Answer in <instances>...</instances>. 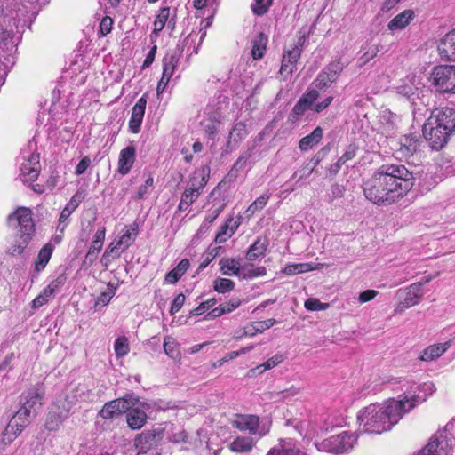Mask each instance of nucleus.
<instances>
[{"label":"nucleus","instance_id":"obj_1","mask_svg":"<svg viewBox=\"0 0 455 455\" xmlns=\"http://www.w3.org/2000/svg\"><path fill=\"white\" fill-rule=\"evenodd\" d=\"M415 177L403 164H383L363 186L365 197L375 204L389 205L413 188Z\"/></svg>","mask_w":455,"mask_h":455},{"label":"nucleus","instance_id":"obj_2","mask_svg":"<svg viewBox=\"0 0 455 455\" xmlns=\"http://www.w3.org/2000/svg\"><path fill=\"white\" fill-rule=\"evenodd\" d=\"M404 404L395 399L382 403H371L361 409L357 420L363 430L369 434L389 431L405 414Z\"/></svg>","mask_w":455,"mask_h":455},{"label":"nucleus","instance_id":"obj_3","mask_svg":"<svg viewBox=\"0 0 455 455\" xmlns=\"http://www.w3.org/2000/svg\"><path fill=\"white\" fill-rule=\"evenodd\" d=\"M429 82L435 91L441 94H455V66L439 65L430 74Z\"/></svg>","mask_w":455,"mask_h":455},{"label":"nucleus","instance_id":"obj_4","mask_svg":"<svg viewBox=\"0 0 455 455\" xmlns=\"http://www.w3.org/2000/svg\"><path fill=\"white\" fill-rule=\"evenodd\" d=\"M74 403V396L59 397L52 404L45 419V427L50 431L57 430L67 419Z\"/></svg>","mask_w":455,"mask_h":455},{"label":"nucleus","instance_id":"obj_5","mask_svg":"<svg viewBox=\"0 0 455 455\" xmlns=\"http://www.w3.org/2000/svg\"><path fill=\"white\" fill-rule=\"evenodd\" d=\"M357 437L353 434L344 431L339 435H332L317 445L319 451L342 453L350 451L356 443Z\"/></svg>","mask_w":455,"mask_h":455},{"label":"nucleus","instance_id":"obj_6","mask_svg":"<svg viewBox=\"0 0 455 455\" xmlns=\"http://www.w3.org/2000/svg\"><path fill=\"white\" fill-rule=\"evenodd\" d=\"M210 174L207 165L196 169L192 173L182 197L191 204L198 198L206 185Z\"/></svg>","mask_w":455,"mask_h":455},{"label":"nucleus","instance_id":"obj_7","mask_svg":"<svg viewBox=\"0 0 455 455\" xmlns=\"http://www.w3.org/2000/svg\"><path fill=\"white\" fill-rule=\"evenodd\" d=\"M132 402L126 410V421L128 426L133 429L141 428L147 422V412L150 410L151 406L145 401H140L138 397L132 395L130 397Z\"/></svg>","mask_w":455,"mask_h":455},{"label":"nucleus","instance_id":"obj_8","mask_svg":"<svg viewBox=\"0 0 455 455\" xmlns=\"http://www.w3.org/2000/svg\"><path fill=\"white\" fill-rule=\"evenodd\" d=\"M436 391L433 382H425L411 387V390L401 399L398 400L404 404L405 413L411 411L418 404L425 402L428 396Z\"/></svg>","mask_w":455,"mask_h":455},{"label":"nucleus","instance_id":"obj_9","mask_svg":"<svg viewBox=\"0 0 455 455\" xmlns=\"http://www.w3.org/2000/svg\"><path fill=\"white\" fill-rule=\"evenodd\" d=\"M233 426L241 431L258 435L259 438L266 435L270 429L269 423H259V417L255 415H238L233 421Z\"/></svg>","mask_w":455,"mask_h":455},{"label":"nucleus","instance_id":"obj_10","mask_svg":"<svg viewBox=\"0 0 455 455\" xmlns=\"http://www.w3.org/2000/svg\"><path fill=\"white\" fill-rule=\"evenodd\" d=\"M451 134L447 130H443L434 124L432 121L427 120L423 126V135L430 147L435 150L443 148L447 144Z\"/></svg>","mask_w":455,"mask_h":455},{"label":"nucleus","instance_id":"obj_11","mask_svg":"<svg viewBox=\"0 0 455 455\" xmlns=\"http://www.w3.org/2000/svg\"><path fill=\"white\" fill-rule=\"evenodd\" d=\"M451 446L446 433H437L417 455H451Z\"/></svg>","mask_w":455,"mask_h":455},{"label":"nucleus","instance_id":"obj_12","mask_svg":"<svg viewBox=\"0 0 455 455\" xmlns=\"http://www.w3.org/2000/svg\"><path fill=\"white\" fill-rule=\"evenodd\" d=\"M31 418L28 415L27 409H20L4 429V442H12L29 424Z\"/></svg>","mask_w":455,"mask_h":455},{"label":"nucleus","instance_id":"obj_13","mask_svg":"<svg viewBox=\"0 0 455 455\" xmlns=\"http://www.w3.org/2000/svg\"><path fill=\"white\" fill-rule=\"evenodd\" d=\"M9 221L18 228V235L32 237L35 225L32 220L31 211L28 208H20L10 216Z\"/></svg>","mask_w":455,"mask_h":455},{"label":"nucleus","instance_id":"obj_14","mask_svg":"<svg viewBox=\"0 0 455 455\" xmlns=\"http://www.w3.org/2000/svg\"><path fill=\"white\" fill-rule=\"evenodd\" d=\"M139 230V225L137 222H133L132 225L125 227L124 234L119 237L116 242L111 243L107 250L105 251L101 261L107 259L109 255L115 253L117 250L122 251L129 248L132 243L135 241Z\"/></svg>","mask_w":455,"mask_h":455},{"label":"nucleus","instance_id":"obj_15","mask_svg":"<svg viewBox=\"0 0 455 455\" xmlns=\"http://www.w3.org/2000/svg\"><path fill=\"white\" fill-rule=\"evenodd\" d=\"M344 68V64L339 60H335L327 65L317 76L314 81L316 88L324 89L334 83Z\"/></svg>","mask_w":455,"mask_h":455},{"label":"nucleus","instance_id":"obj_16","mask_svg":"<svg viewBox=\"0 0 455 455\" xmlns=\"http://www.w3.org/2000/svg\"><path fill=\"white\" fill-rule=\"evenodd\" d=\"M434 124L439 126L443 130L453 133L455 132V110L451 108H436L427 118Z\"/></svg>","mask_w":455,"mask_h":455},{"label":"nucleus","instance_id":"obj_17","mask_svg":"<svg viewBox=\"0 0 455 455\" xmlns=\"http://www.w3.org/2000/svg\"><path fill=\"white\" fill-rule=\"evenodd\" d=\"M41 166L39 155L36 153L23 156V162L20 164V176L25 182L35 181L40 172Z\"/></svg>","mask_w":455,"mask_h":455},{"label":"nucleus","instance_id":"obj_18","mask_svg":"<svg viewBox=\"0 0 455 455\" xmlns=\"http://www.w3.org/2000/svg\"><path fill=\"white\" fill-rule=\"evenodd\" d=\"M163 438L162 429H150L138 435L134 440V445L138 454L147 453L153 446L156 445Z\"/></svg>","mask_w":455,"mask_h":455},{"label":"nucleus","instance_id":"obj_19","mask_svg":"<svg viewBox=\"0 0 455 455\" xmlns=\"http://www.w3.org/2000/svg\"><path fill=\"white\" fill-rule=\"evenodd\" d=\"M401 118L389 109H382L378 116V130L387 137L391 136L398 129Z\"/></svg>","mask_w":455,"mask_h":455},{"label":"nucleus","instance_id":"obj_20","mask_svg":"<svg viewBox=\"0 0 455 455\" xmlns=\"http://www.w3.org/2000/svg\"><path fill=\"white\" fill-rule=\"evenodd\" d=\"M44 393V388L41 385L29 389L24 396L25 401L20 409H27L28 415L34 417L36 409L43 404Z\"/></svg>","mask_w":455,"mask_h":455},{"label":"nucleus","instance_id":"obj_21","mask_svg":"<svg viewBox=\"0 0 455 455\" xmlns=\"http://www.w3.org/2000/svg\"><path fill=\"white\" fill-rule=\"evenodd\" d=\"M130 397H132V395L105 403L100 411V416L105 419H109L125 412L130 408L129 404L132 403L130 402Z\"/></svg>","mask_w":455,"mask_h":455},{"label":"nucleus","instance_id":"obj_22","mask_svg":"<svg viewBox=\"0 0 455 455\" xmlns=\"http://www.w3.org/2000/svg\"><path fill=\"white\" fill-rule=\"evenodd\" d=\"M248 134L249 130L244 122L238 121L235 123L227 138L226 151L232 152L236 149Z\"/></svg>","mask_w":455,"mask_h":455},{"label":"nucleus","instance_id":"obj_23","mask_svg":"<svg viewBox=\"0 0 455 455\" xmlns=\"http://www.w3.org/2000/svg\"><path fill=\"white\" fill-rule=\"evenodd\" d=\"M66 278L63 275H59L57 278L52 280L46 288L32 301V306L35 308H38L44 304L48 303L49 300L53 298L54 294L64 284Z\"/></svg>","mask_w":455,"mask_h":455},{"label":"nucleus","instance_id":"obj_24","mask_svg":"<svg viewBox=\"0 0 455 455\" xmlns=\"http://www.w3.org/2000/svg\"><path fill=\"white\" fill-rule=\"evenodd\" d=\"M319 97V92L315 88H307L292 108V115L302 116L307 110H313L314 104Z\"/></svg>","mask_w":455,"mask_h":455},{"label":"nucleus","instance_id":"obj_25","mask_svg":"<svg viewBox=\"0 0 455 455\" xmlns=\"http://www.w3.org/2000/svg\"><path fill=\"white\" fill-rule=\"evenodd\" d=\"M136 158V148L132 145H129L123 148L118 156L117 172L124 176L132 170Z\"/></svg>","mask_w":455,"mask_h":455},{"label":"nucleus","instance_id":"obj_26","mask_svg":"<svg viewBox=\"0 0 455 455\" xmlns=\"http://www.w3.org/2000/svg\"><path fill=\"white\" fill-rule=\"evenodd\" d=\"M147 105V96L142 95L132 107L129 121V128L132 133H138L144 118Z\"/></svg>","mask_w":455,"mask_h":455},{"label":"nucleus","instance_id":"obj_27","mask_svg":"<svg viewBox=\"0 0 455 455\" xmlns=\"http://www.w3.org/2000/svg\"><path fill=\"white\" fill-rule=\"evenodd\" d=\"M414 11L406 9L395 16L388 23V30L394 32L404 29L414 20Z\"/></svg>","mask_w":455,"mask_h":455},{"label":"nucleus","instance_id":"obj_28","mask_svg":"<svg viewBox=\"0 0 455 455\" xmlns=\"http://www.w3.org/2000/svg\"><path fill=\"white\" fill-rule=\"evenodd\" d=\"M267 455H306L291 439L281 440L280 443L268 451Z\"/></svg>","mask_w":455,"mask_h":455},{"label":"nucleus","instance_id":"obj_29","mask_svg":"<svg viewBox=\"0 0 455 455\" xmlns=\"http://www.w3.org/2000/svg\"><path fill=\"white\" fill-rule=\"evenodd\" d=\"M300 55L301 49L299 46H294L291 50L286 51L283 56L280 72L288 71L291 74Z\"/></svg>","mask_w":455,"mask_h":455},{"label":"nucleus","instance_id":"obj_30","mask_svg":"<svg viewBox=\"0 0 455 455\" xmlns=\"http://www.w3.org/2000/svg\"><path fill=\"white\" fill-rule=\"evenodd\" d=\"M450 346V342L431 345L421 352L419 358L426 362L435 360L443 355Z\"/></svg>","mask_w":455,"mask_h":455},{"label":"nucleus","instance_id":"obj_31","mask_svg":"<svg viewBox=\"0 0 455 455\" xmlns=\"http://www.w3.org/2000/svg\"><path fill=\"white\" fill-rule=\"evenodd\" d=\"M106 235V228L101 227L94 234L92 244L87 251L86 259L92 262L96 258L97 254L100 251Z\"/></svg>","mask_w":455,"mask_h":455},{"label":"nucleus","instance_id":"obj_32","mask_svg":"<svg viewBox=\"0 0 455 455\" xmlns=\"http://www.w3.org/2000/svg\"><path fill=\"white\" fill-rule=\"evenodd\" d=\"M323 132L321 127H316L310 134L303 137L299 143L301 151H307L316 146L323 139Z\"/></svg>","mask_w":455,"mask_h":455},{"label":"nucleus","instance_id":"obj_33","mask_svg":"<svg viewBox=\"0 0 455 455\" xmlns=\"http://www.w3.org/2000/svg\"><path fill=\"white\" fill-rule=\"evenodd\" d=\"M220 266L222 275L241 276L243 265L237 259L234 258L222 259L220 260Z\"/></svg>","mask_w":455,"mask_h":455},{"label":"nucleus","instance_id":"obj_34","mask_svg":"<svg viewBox=\"0 0 455 455\" xmlns=\"http://www.w3.org/2000/svg\"><path fill=\"white\" fill-rule=\"evenodd\" d=\"M254 444L255 441L252 437L238 436L229 443V448L234 452H249Z\"/></svg>","mask_w":455,"mask_h":455},{"label":"nucleus","instance_id":"obj_35","mask_svg":"<svg viewBox=\"0 0 455 455\" xmlns=\"http://www.w3.org/2000/svg\"><path fill=\"white\" fill-rule=\"evenodd\" d=\"M189 265L190 264H189L188 259H184L180 260V263L177 265V267L175 268H173L172 270L169 271L165 275L164 281L167 283H170V284L176 283L180 280V278L188 269Z\"/></svg>","mask_w":455,"mask_h":455},{"label":"nucleus","instance_id":"obj_36","mask_svg":"<svg viewBox=\"0 0 455 455\" xmlns=\"http://www.w3.org/2000/svg\"><path fill=\"white\" fill-rule=\"evenodd\" d=\"M421 283H417L411 284L408 288V291L406 293V297L404 298L403 305L405 307H411L419 303L420 299L422 297L421 293Z\"/></svg>","mask_w":455,"mask_h":455},{"label":"nucleus","instance_id":"obj_37","mask_svg":"<svg viewBox=\"0 0 455 455\" xmlns=\"http://www.w3.org/2000/svg\"><path fill=\"white\" fill-rule=\"evenodd\" d=\"M267 248V242L266 239L258 238L253 244L250 246L246 253V259L250 261L256 260L258 258L263 256Z\"/></svg>","mask_w":455,"mask_h":455},{"label":"nucleus","instance_id":"obj_38","mask_svg":"<svg viewBox=\"0 0 455 455\" xmlns=\"http://www.w3.org/2000/svg\"><path fill=\"white\" fill-rule=\"evenodd\" d=\"M238 225L229 219L224 225H222L215 236L216 243H222L230 238L235 232Z\"/></svg>","mask_w":455,"mask_h":455},{"label":"nucleus","instance_id":"obj_39","mask_svg":"<svg viewBox=\"0 0 455 455\" xmlns=\"http://www.w3.org/2000/svg\"><path fill=\"white\" fill-rule=\"evenodd\" d=\"M53 251V245L50 243H46L39 251L35 261V268L37 272L44 269L48 264Z\"/></svg>","mask_w":455,"mask_h":455},{"label":"nucleus","instance_id":"obj_40","mask_svg":"<svg viewBox=\"0 0 455 455\" xmlns=\"http://www.w3.org/2000/svg\"><path fill=\"white\" fill-rule=\"evenodd\" d=\"M440 49L447 59L455 61V30L444 36Z\"/></svg>","mask_w":455,"mask_h":455},{"label":"nucleus","instance_id":"obj_41","mask_svg":"<svg viewBox=\"0 0 455 455\" xmlns=\"http://www.w3.org/2000/svg\"><path fill=\"white\" fill-rule=\"evenodd\" d=\"M267 37L263 33L259 34L252 41L251 56L254 60L261 59L266 52Z\"/></svg>","mask_w":455,"mask_h":455},{"label":"nucleus","instance_id":"obj_42","mask_svg":"<svg viewBox=\"0 0 455 455\" xmlns=\"http://www.w3.org/2000/svg\"><path fill=\"white\" fill-rule=\"evenodd\" d=\"M169 14L170 9L168 7H164L159 10V12L154 21V28L151 35V40H154V36L156 37L158 34L163 30L169 18Z\"/></svg>","mask_w":455,"mask_h":455},{"label":"nucleus","instance_id":"obj_43","mask_svg":"<svg viewBox=\"0 0 455 455\" xmlns=\"http://www.w3.org/2000/svg\"><path fill=\"white\" fill-rule=\"evenodd\" d=\"M80 203H81V198L78 196V195H75L74 196L71 197V199L66 204V206L64 207V209L62 210V212L60 215L59 227L68 220L69 216L78 207Z\"/></svg>","mask_w":455,"mask_h":455},{"label":"nucleus","instance_id":"obj_44","mask_svg":"<svg viewBox=\"0 0 455 455\" xmlns=\"http://www.w3.org/2000/svg\"><path fill=\"white\" fill-rule=\"evenodd\" d=\"M267 273L265 267H255L251 263H246L242 266L241 276L243 278H254L258 276H264Z\"/></svg>","mask_w":455,"mask_h":455},{"label":"nucleus","instance_id":"obj_45","mask_svg":"<svg viewBox=\"0 0 455 455\" xmlns=\"http://www.w3.org/2000/svg\"><path fill=\"white\" fill-rule=\"evenodd\" d=\"M31 237L26 235H18L12 244L8 248V253L13 256L20 255L28 246Z\"/></svg>","mask_w":455,"mask_h":455},{"label":"nucleus","instance_id":"obj_46","mask_svg":"<svg viewBox=\"0 0 455 455\" xmlns=\"http://www.w3.org/2000/svg\"><path fill=\"white\" fill-rule=\"evenodd\" d=\"M316 269L312 263H298L289 264L283 269V272L287 275H292L296 274L307 273Z\"/></svg>","mask_w":455,"mask_h":455},{"label":"nucleus","instance_id":"obj_47","mask_svg":"<svg viewBox=\"0 0 455 455\" xmlns=\"http://www.w3.org/2000/svg\"><path fill=\"white\" fill-rule=\"evenodd\" d=\"M283 361V356L280 354H276L274 356L267 359L264 363L251 369L250 371L253 374L256 372L263 373L266 371L271 370L280 364Z\"/></svg>","mask_w":455,"mask_h":455},{"label":"nucleus","instance_id":"obj_48","mask_svg":"<svg viewBox=\"0 0 455 455\" xmlns=\"http://www.w3.org/2000/svg\"><path fill=\"white\" fill-rule=\"evenodd\" d=\"M180 57L174 53H167L163 59V72L166 75L173 76L179 64Z\"/></svg>","mask_w":455,"mask_h":455},{"label":"nucleus","instance_id":"obj_49","mask_svg":"<svg viewBox=\"0 0 455 455\" xmlns=\"http://www.w3.org/2000/svg\"><path fill=\"white\" fill-rule=\"evenodd\" d=\"M114 350L117 358H122L128 355L130 352V343L128 338L125 336L118 337L115 340Z\"/></svg>","mask_w":455,"mask_h":455},{"label":"nucleus","instance_id":"obj_50","mask_svg":"<svg viewBox=\"0 0 455 455\" xmlns=\"http://www.w3.org/2000/svg\"><path fill=\"white\" fill-rule=\"evenodd\" d=\"M221 124L220 116L218 115L213 116L212 118L209 120V123L204 125L205 134L209 139L214 140L215 136L220 131V127Z\"/></svg>","mask_w":455,"mask_h":455},{"label":"nucleus","instance_id":"obj_51","mask_svg":"<svg viewBox=\"0 0 455 455\" xmlns=\"http://www.w3.org/2000/svg\"><path fill=\"white\" fill-rule=\"evenodd\" d=\"M115 293L116 288L113 285L108 284V290L104 292H101L100 295L96 299L94 304L95 308L103 307L107 306L111 300V299L114 297Z\"/></svg>","mask_w":455,"mask_h":455},{"label":"nucleus","instance_id":"obj_52","mask_svg":"<svg viewBox=\"0 0 455 455\" xmlns=\"http://www.w3.org/2000/svg\"><path fill=\"white\" fill-rule=\"evenodd\" d=\"M269 200V195L264 194L258 197L254 202H252L250 206L246 210V213L248 216L254 215L257 212L262 210L265 205L267 204Z\"/></svg>","mask_w":455,"mask_h":455},{"label":"nucleus","instance_id":"obj_53","mask_svg":"<svg viewBox=\"0 0 455 455\" xmlns=\"http://www.w3.org/2000/svg\"><path fill=\"white\" fill-rule=\"evenodd\" d=\"M235 283L227 278H217L213 283V289L219 293H227L233 291Z\"/></svg>","mask_w":455,"mask_h":455},{"label":"nucleus","instance_id":"obj_54","mask_svg":"<svg viewBox=\"0 0 455 455\" xmlns=\"http://www.w3.org/2000/svg\"><path fill=\"white\" fill-rule=\"evenodd\" d=\"M356 150H357V148L355 145L350 144L347 148L345 153L337 161V163L335 164V166H336L335 172H338L339 170L340 166L342 164H344L346 162L353 159L356 155Z\"/></svg>","mask_w":455,"mask_h":455},{"label":"nucleus","instance_id":"obj_55","mask_svg":"<svg viewBox=\"0 0 455 455\" xmlns=\"http://www.w3.org/2000/svg\"><path fill=\"white\" fill-rule=\"evenodd\" d=\"M272 4V0H254L251 11L254 14L261 16L265 14Z\"/></svg>","mask_w":455,"mask_h":455},{"label":"nucleus","instance_id":"obj_56","mask_svg":"<svg viewBox=\"0 0 455 455\" xmlns=\"http://www.w3.org/2000/svg\"><path fill=\"white\" fill-rule=\"evenodd\" d=\"M300 393L299 388L292 386L285 390L277 392L275 395L276 400H282V401H289L292 399L293 397L299 395Z\"/></svg>","mask_w":455,"mask_h":455},{"label":"nucleus","instance_id":"obj_57","mask_svg":"<svg viewBox=\"0 0 455 455\" xmlns=\"http://www.w3.org/2000/svg\"><path fill=\"white\" fill-rule=\"evenodd\" d=\"M164 349L166 355L172 358H175L179 354L177 342L171 337L164 339Z\"/></svg>","mask_w":455,"mask_h":455},{"label":"nucleus","instance_id":"obj_58","mask_svg":"<svg viewBox=\"0 0 455 455\" xmlns=\"http://www.w3.org/2000/svg\"><path fill=\"white\" fill-rule=\"evenodd\" d=\"M305 307L310 311H322L329 307L328 303H323L318 299L310 298L305 301Z\"/></svg>","mask_w":455,"mask_h":455},{"label":"nucleus","instance_id":"obj_59","mask_svg":"<svg viewBox=\"0 0 455 455\" xmlns=\"http://www.w3.org/2000/svg\"><path fill=\"white\" fill-rule=\"evenodd\" d=\"M9 46H12V32L0 25V47L9 49Z\"/></svg>","mask_w":455,"mask_h":455},{"label":"nucleus","instance_id":"obj_60","mask_svg":"<svg viewBox=\"0 0 455 455\" xmlns=\"http://www.w3.org/2000/svg\"><path fill=\"white\" fill-rule=\"evenodd\" d=\"M378 52H379V48L377 45H370L367 48L366 52L360 58L361 65H364L367 62H369L371 60H372L377 55Z\"/></svg>","mask_w":455,"mask_h":455},{"label":"nucleus","instance_id":"obj_61","mask_svg":"<svg viewBox=\"0 0 455 455\" xmlns=\"http://www.w3.org/2000/svg\"><path fill=\"white\" fill-rule=\"evenodd\" d=\"M416 87L411 84H404L397 86V92L404 97L410 98L415 93Z\"/></svg>","mask_w":455,"mask_h":455},{"label":"nucleus","instance_id":"obj_62","mask_svg":"<svg viewBox=\"0 0 455 455\" xmlns=\"http://www.w3.org/2000/svg\"><path fill=\"white\" fill-rule=\"evenodd\" d=\"M217 303L215 299H208L204 302H202L196 308L194 309L193 313L195 315H202L205 310L212 307Z\"/></svg>","mask_w":455,"mask_h":455},{"label":"nucleus","instance_id":"obj_63","mask_svg":"<svg viewBox=\"0 0 455 455\" xmlns=\"http://www.w3.org/2000/svg\"><path fill=\"white\" fill-rule=\"evenodd\" d=\"M241 304L242 301L239 298H233L229 301L221 304V306L224 308V312L228 314L239 307Z\"/></svg>","mask_w":455,"mask_h":455},{"label":"nucleus","instance_id":"obj_64","mask_svg":"<svg viewBox=\"0 0 455 455\" xmlns=\"http://www.w3.org/2000/svg\"><path fill=\"white\" fill-rule=\"evenodd\" d=\"M185 299H186L185 296L182 293H180L175 297V299H173L172 306H171V309H170L171 315L176 314L181 308V307L185 303Z\"/></svg>","mask_w":455,"mask_h":455}]
</instances>
